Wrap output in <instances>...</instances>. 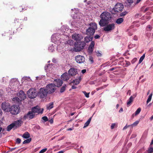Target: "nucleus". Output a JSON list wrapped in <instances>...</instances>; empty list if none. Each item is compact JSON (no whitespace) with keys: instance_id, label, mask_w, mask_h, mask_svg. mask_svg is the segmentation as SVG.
<instances>
[{"instance_id":"nucleus-53","label":"nucleus","mask_w":153,"mask_h":153,"mask_svg":"<svg viewBox=\"0 0 153 153\" xmlns=\"http://www.w3.org/2000/svg\"><path fill=\"white\" fill-rule=\"evenodd\" d=\"M100 37V36L98 35H96L94 37L95 39H98Z\"/></svg>"},{"instance_id":"nucleus-59","label":"nucleus","mask_w":153,"mask_h":153,"mask_svg":"<svg viewBox=\"0 0 153 153\" xmlns=\"http://www.w3.org/2000/svg\"><path fill=\"white\" fill-rule=\"evenodd\" d=\"M49 122L51 124L53 122V119H51L50 120H49Z\"/></svg>"},{"instance_id":"nucleus-49","label":"nucleus","mask_w":153,"mask_h":153,"mask_svg":"<svg viewBox=\"0 0 153 153\" xmlns=\"http://www.w3.org/2000/svg\"><path fill=\"white\" fill-rule=\"evenodd\" d=\"M97 55L98 56H101L102 55L99 52V51H97L96 52Z\"/></svg>"},{"instance_id":"nucleus-27","label":"nucleus","mask_w":153,"mask_h":153,"mask_svg":"<svg viewBox=\"0 0 153 153\" xmlns=\"http://www.w3.org/2000/svg\"><path fill=\"white\" fill-rule=\"evenodd\" d=\"M22 136L24 138L27 139L29 138L30 137V135L28 132H26L22 135Z\"/></svg>"},{"instance_id":"nucleus-37","label":"nucleus","mask_w":153,"mask_h":153,"mask_svg":"<svg viewBox=\"0 0 153 153\" xmlns=\"http://www.w3.org/2000/svg\"><path fill=\"white\" fill-rule=\"evenodd\" d=\"M93 51V48L89 47L88 49V52L89 53H91Z\"/></svg>"},{"instance_id":"nucleus-43","label":"nucleus","mask_w":153,"mask_h":153,"mask_svg":"<svg viewBox=\"0 0 153 153\" xmlns=\"http://www.w3.org/2000/svg\"><path fill=\"white\" fill-rule=\"evenodd\" d=\"M42 119L44 120V122H46L48 120V118L46 116L43 117Z\"/></svg>"},{"instance_id":"nucleus-11","label":"nucleus","mask_w":153,"mask_h":153,"mask_svg":"<svg viewBox=\"0 0 153 153\" xmlns=\"http://www.w3.org/2000/svg\"><path fill=\"white\" fill-rule=\"evenodd\" d=\"M19 109L16 105L11 106L10 108V112L13 114L16 115L18 113Z\"/></svg>"},{"instance_id":"nucleus-13","label":"nucleus","mask_w":153,"mask_h":153,"mask_svg":"<svg viewBox=\"0 0 153 153\" xmlns=\"http://www.w3.org/2000/svg\"><path fill=\"white\" fill-rule=\"evenodd\" d=\"M75 60L77 63L81 64L85 62V58L83 56L77 55L75 56Z\"/></svg>"},{"instance_id":"nucleus-20","label":"nucleus","mask_w":153,"mask_h":153,"mask_svg":"<svg viewBox=\"0 0 153 153\" xmlns=\"http://www.w3.org/2000/svg\"><path fill=\"white\" fill-rule=\"evenodd\" d=\"M135 96H131L128 100L127 105L128 106H130L131 103L133 101L134 98L135 97Z\"/></svg>"},{"instance_id":"nucleus-38","label":"nucleus","mask_w":153,"mask_h":153,"mask_svg":"<svg viewBox=\"0 0 153 153\" xmlns=\"http://www.w3.org/2000/svg\"><path fill=\"white\" fill-rule=\"evenodd\" d=\"M82 92L84 94L86 97L87 98L89 97V93H87L85 91H83Z\"/></svg>"},{"instance_id":"nucleus-21","label":"nucleus","mask_w":153,"mask_h":153,"mask_svg":"<svg viewBox=\"0 0 153 153\" xmlns=\"http://www.w3.org/2000/svg\"><path fill=\"white\" fill-rule=\"evenodd\" d=\"M93 39V37L91 36H87L84 38V42L85 43H88L90 41H92Z\"/></svg>"},{"instance_id":"nucleus-40","label":"nucleus","mask_w":153,"mask_h":153,"mask_svg":"<svg viewBox=\"0 0 153 153\" xmlns=\"http://www.w3.org/2000/svg\"><path fill=\"white\" fill-rule=\"evenodd\" d=\"M66 86V85H64L62 87V88H61L60 90V92H61V93L63 92H64L65 91V89Z\"/></svg>"},{"instance_id":"nucleus-29","label":"nucleus","mask_w":153,"mask_h":153,"mask_svg":"<svg viewBox=\"0 0 153 153\" xmlns=\"http://www.w3.org/2000/svg\"><path fill=\"white\" fill-rule=\"evenodd\" d=\"M91 117H90L88 119V120H87V121L86 123H85L84 124V125L83 127V128H85L88 126V125L90 124V122H91Z\"/></svg>"},{"instance_id":"nucleus-45","label":"nucleus","mask_w":153,"mask_h":153,"mask_svg":"<svg viewBox=\"0 0 153 153\" xmlns=\"http://www.w3.org/2000/svg\"><path fill=\"white\" fill-rule=\"evenodd\" d=\"M47 148H45L41 150L39 152V153H44L47 150Z\"/></svg>"},{"instance_id":"nucleus-57","label":"nucleus","mask_w":153,"mask_h":153,"mask_svg":"<svg viewBox=\"0 0 153 153\" xmlns=\"http://www.w3.org/2000/svg\"><path fill=\"white\" fill-rule=\"evenodd\" d=\"M137 37L136 36H135L133 38V39L135 40H137Z\"/></svg>"},{"instance_id":"nucleus-9","label":"nucleus","mask_w":153,"mask_h":153,"mask_svg":"<svg viewBox=\"0 0 153 153\" xmlns=\"http://www.w3.org/2000/svg\"><path fill=\"white\" fill-rule=\"evenodd\" d=\"M124 8V5L121 3H117L115 6L114 10L115 12H118L122 11Z\"/></svg>"},{"instance_id":"nucleus-17","label":"nucleus","mask_w":153,"mask_h":153,"mask_svg":"<svg viewBox=\"0 0 153 153\" xmlns=\"http://www.w3.org/2000/svg\"><path fill=\"white\" fill-rule=\"evenodd\" d=\"M26 98V95L25 92L22 91H20V101L24 100Z\"/></svg>"},{"instance_id":"nucleus-50","label":"nucleus","mask_w":153,"mask_h":153,"mask_svg":"<svg viewBox=\"0 0 153 153\" xmlns=\"http://www.w3.org/2000/svg\"><path fill=\"white\" fill-rule=\"evenodd\" d=\"M131 127V126L130 125H126L123 128V130H125L128 127Z\"/></svg>"},{"instance_id":"nucleus-28","label":"nucleus","mask_w":153,"mask_h":153,"mask_svg":"<svg viewBox=\"0 0 153 153\" xmlns=\"http://www.w3.org/2000/svg\"><path fill=\"white\" fill-rule=\"evenodd\" d=\"M123 21V19L122 18H120L117 19L116 21V23L118 24H120Z\"/></svg>"},{"instance_id":"nucleus-47","label":"nucleus","mask_w":153,"mask_h":153,"mask_svg":"<svg viewBox=\"0 0 153 153\" xmlns=\"http://www.w3.org/2000/svg\"><path fill=\"white\" fill-rule=\"evenodd\" d=\"M126 66L127 67L129 65H130L131 64L130 62L128 61H126Z\"/></svg>"},{"instance_id":"nucleus-55","label":"nucleus","mask_w":153,"mask_h":153,"mask_svg":"<svg viewBox=\"0 0 153 153\" xmlns=\"http://www.w3.org/2000/svg\"><path fill=\"white\" fill-rule=\"evenodd\" d=\"M50 66H51V65H48L46 66L45 68V70L47 71V70L48 69H47L49 67H50Z\"/></svg>"},{"instance_id":"nucleus-32","label":"nucleus","mask_w":153,"mask_h":153,"mask_svg":"<svg viewBox=\"0 0 153 153\" xmlns=\"http://www.w3.org/2000/svg\"><path fill=\"white\" fill-rule=\"evenodd\" d=\"M145 57V54H144L140 58L139 62V64L144 59Z\"/></svg>"},{"instance_id":"nucleus-3","label":"nucleus","mask_w":153,"mask_h":153,"mask_svg":"<svg viewBox=\"0 0 153 153\" xmlns=\"http://www.w3.org/2000/svg\"><path fill=\"white\" fill-rule=\"evenodd\" d=\"M75 45L74 51L75 52H78L84 48L85 46V43L83 41H81L77 42Z\"/></svg>"},{"instance_id":"nucleus-33","label":"nucleus","mask_w":153,"mask_h":153,"mask_svg":"<svg viewBox=\"0 0 153 153\" xmlns=\"http://www.w3.org/2000/svg\"><path fill=\"white\" fill-rule=\"evenodd\" d=\"M31 140V138H29L27 140H24L23 142V144L28 143H29Z\"/></svg>"},{"instance_id":"nucleus-63","label":"nucleus","mask_w":153,"mask_h":153,"mask_svg":"<svg viewBox=\"0 0 153 153\" xmlns=\"http://www.w3.org/2000/svg\"><path fill=\"white\" fill-rule=\"evenodd\" d=\"M123 109L122 108H121L120 109V110L119 111V112H123Z\"/></svg>"},{"instance_id":"nucleus-46","label":"nucleus","mask_w":153,"mask_h":153,"mask_svg":"<svg viewBox=\"0 0 153 153\" xmlns=\"http://www.w3.org/2000/svg\"><path fill=\"white\" fill-rule=\"evenodd\" d=\"M152 29V27H151V26L150 25H148L147 27V30H150Z\"/></svg>"},{"instance_id":"nucleus-54","label":"nucleus","mask_w":153,"mask_h":153,"mask_svg":"<svg viewBox=\"0 0 153 153\" xmlns=\"http://www.w3.org/2000/svg\"><path fill=\"white\" fill-rule=\"evenodd\" d=\"M136 61V59L134 58V59L131 61V62L132 64H133L134 63V62Z\"/></svg>"},{"instance_id":"nucleus-16","label":"nucleus","mask_w":153,"mask_h":153,"mask_svg":"<svg viewBox=\"0 0 153 153\" xmlns=\"http://www.w3.org/2000/svg\"><path fill=\"white\" fill-rule=\"evenodd\" d=\"M70 75L67 72H65L61 75V78L64 81H67L69 79Z\"/></svg>"},{"instance_id":"nucleus-10","label":"nucleus","mask_w":153,"mask_h":153,"mask_svg":"<svg viewBox=\"0 0 153 153\" xmlns=\"http://www.w3.org/2000/svg\"><path fill=\"white\" fill-rule=\"evenodd\" d=\"M1 108L4 111L9 112L10 111V105L9 103L4 102L1 104Z\"/></svg>"},{"instance_id":"nucleus-64","label":"nucleus","mask_w":153,"mask_h":153,"mask_svg":"<svg viewBox=\"0 0 153 153\" xmlns=\"http://www.w3.org/2000/svg\"><path fill=\"white\" fill-rule=\"evenodd\" d=\"M153 119V115L150 118V120H152Z\"/></svg>"},{"instance_id":"nucleus-5","label":"nucleus","mask_w":153,"mask_h":153,"mask_svg":"<svg viewBox=\"0 0 153 153\" xmlns=\"http://www.w3.org/2000/svg\"><path fill=\"white\" fill-rule=\"evenodd\" d=\"M28 97L30 99L36 98L38 95V93L36 92V90L34 88H31L27 92Z\"/></svg>"},{"instance_id":"nucleus-24","label":"nucleus","mask_w":153,"mask_h":153,"mask_svg":"<svg viewBox=\"0 0 153 153\" xmlns=\"http://www.w3.org/2000/svg\"><path fill=\"white\" fill-rule=\"evenodd\" d=\"M81 80V78L80 76H79L78 78L74 80L73 83L75 85H77L79 84Z\"/></svg>"},{"instance_id":"nucleus-6","label":"nucleus","mask_w":153,"mask_h":153,"mask_svg":"<svg viewBox=\"0 0 153 153\" xmlns=\"http://www.w3.org/2000/svg\"><path fill=\"white\" fill-rule=\"evenodd\" d=\"M56 85L52 83L48 84L45 88L48 94H51L54 92L56 90Z\"/></svg>"},{"instance_id":"nucleus-44","label":"nucleus","mask_w":153,"mask_h":153,"mask_svg":"<svg viewBox=\"0 0 153 153\" xmlns=\"http://www.w3.org/2000/svg\"><path fill=\"white\" fill-rule=\"evenodd\" d=\"M49 50L50 51L52 52L54 50V48L53 47L51 46L49 47Z\"/></svg>"},{"instance_id":"nucleus-1","label":"nucleus","mask_w":153,"mask_h":153,"mask_svg":"<svg viewBox=\"0 0 153 153\" xmlns=\"http://www.w3.org/2000/svg\"><path fill=\"white\" fill-rule=\"evenodd\" d=\"M100 17L101 19L100 20L99 24L100 27H104L109 22L111 19V16L109 12L104 11L101 14Z\"/></svg>"},{"instance_id":"nucleus-56","label":"nucleus","mask_w":153,"mask_h":153,"mask_svg":"<svg viewBox=\"0 0 153 153\" xmlns=\"http://www.w3.org/2000/svg\"><path fill=\"white\" fill-rule=\"evenodd\" d=\"M86 69H83L82 70L81 72L82 74H84L86 72Z\"/></svg>"},{"instance_id":"nucleus-36","label":"nucleus","mask_w":153,"mask_h":153,"mask_svg":"<svg viewBox=\"0 0 153 153\" xmlns=\"http://www.w3.org/2000/svg\"><path fill=\"white\" fill-rule=\"evenodd\" d=\"M127 13L128 12H127L126 11H124L121 13L120 14V16L121 17L123 16H125Z\"/></svg>"},{"instance_id":"nucleus-30","label":"nucleus","mask_w":153,"mask_h":153,"mask_svg":"<svg viewBox=\"0 0 153 153\" xmlns=\"http://www.w3.org/2000/svg\"><path fill=\"white\" fill-rule=\"evenodd\" d=\"M139 120H137L135 121L133 123L130 125L131 127L132 128H133L134 127L137 126L138 124L139 123Z\"/></svg>"},{"instance_id":"nucleus-52","label":"nucleus","mask_w":153,"mask_h":153,"mask_svg":"<svg viewBox=\"0 0 153 153\" xmlns=\"http://www.w3.org/2000/svg\"><path fill=\"white\" fill-rule=\"evenodd\" d=\"M89 60L91 62V63H93L94 62L93 58L92 56H90L89 57Z\"/></svg>"},{"instance_id":"nucleus-25","label":"nucleus","mask_w":153,"mask_h":153,"mask_svg":"<svg viewBox=\"0 0 153 153\" xmlns=\"http://www.w3.org/2000/svg\"><path fill=\"white\" fill-rule=\"evenodd\" d=\"M59 35V33H55L53 34L51 37V39L52 40H53V41H56L57 40H58V39L57 38V37H58V36Z\"/></svg>"},{"instance_id":"nucleus-51","label":"nucleus","mask_w":153,"mask_h":153,"mask_svg":"<svg viewBox=\"0 0 153 153\" xmlns=\"http://www.w3.org/2000/svg\"><path fill=\"white\" fill-rule=\"evenodd\" d=\"M115 126V124L114 123H112L111 126V129H113L114 128V127Z\"/></svg>"},{"instance_id":"nucleus-34","label":"nucleus","mask_w":153,"mask_h":153,"mask_svg":"<svg viewBox=\"0 0 153 153\" xmlns=\"http://www.w3.org/2000/svg\"><path fill=\"white\" fill-rule=\"evenodd\" d=\"M141 110V108H138L135 112V115L136 116L138 115L140 112Z\"/></svg>"},{"instance_id":"nucleus-7","label":"nucleus","mask_w":153,"mask_h":153,"mask_svg":"<svg viewBox=\"0 0 153 153\" xmlns=\"http://www.w3.org/2000/svg\"><path fill=\"white\" fill-rule=\"evenodd\" d=\"M19 127V120H18L8 126L7 128V130L10 131L13 128L16 129Z\"/></svg>"},{"instance_id":"nucleus-12","label":"nucleus","mask_w":153,"mask_h":153,"mask_svg":"<svg viewBox=\"0 0 153 153\" xmlns=\"http://www.w3.org/2000/svg\"><path fill=\"white\" fill-rule=\"evenodd\" d=\"M43 108H40L38 106H36L31 109V111L33 113L42 114L43 111Z\"/></svg>"},{"instance_id":"nucleus-2","label":"nucleus","mask_w":153,"mask_h":153,"mask_svg":"<svg viewBox=\"0 0 153 153\" xmlns=\"http://www.w3.org/2000/svg\"><path fill=\"white\" fill-rule=\"evenodd\" d=\"M90 27L86 30V34L88 35L92 36L97 29V24L95 22H91L89 24Z\"/></svg>"},{"instance_id":"nucleus-41","label":"nucleus","mask_w":153,"mask_h":153,"mask_svg":"<svg viewBox=\"0 0 153 153\" xmlns=\"http://www.w3.org/2000/svg\"><path fill=\"white\" fill-rule=\"evenodd\" d=\"M16 79H12L10 82V85H13L12 84L13 83H15Z\"/></svg>"},{"instance_id":"nucleus-48","label":"nucleus","mask_w":153,"mask_h":153,"mask_svg":"<svg viewBox=\"0 0 153 153\" xmlns=\"http://www.w3.org/2000/svg\"><path fill=\"white\" fill-rule=\"evenodd\" d=\"M141 16V15L140 13H137L135 15V17L136 18H138Z\"/></svg>"},{"instance_id":"nucleus-31","label":"nucleus","mask_w":153,"mask_h":153,"mask_svg":"<svg viewBox=\"0 0 153 153\" xmlns=\"http://www.w3.org/2000/svg\"><path fill=\"white\" fill-rule=\"evenodd\" d=\"M152 93H151L149 96L148 99L146 101V103L147 104L149 102L151 101V100L152 99Z\"/></svg>"},{"instance_id":"nucleus-15","label":"nucleus","mask_w":153,"mask_h":153,"mask_svg":"<svg viewBox=\"0 0 153 153\" xmlns=\"http://www.w3.org/2000/svg\"><path fill=\"white\" fill-rule=\"evenodd\" d=\"M68 73L71 76H74L78 73V70L74 68H71L68 71Z\"/></svg>"},{"instance_id":"nucleus-19","label":"nucleus","mask_w":153,"mask_h":153,"mask_svg":"<svg viewBox=\"0 0 153 153\" xmlns=\"http://www.w3.org/2000/svg\"><path fill=\"white\" fill-rule=\"evenodd\" d=\"M33 113L32 111H29L27 114L24 116V117L25 118L28 117L30 119H32L35 116V114Z\"/></svg>"},{"instance_id":"nucleus-8","label":"nucleus","mask_w":153,"mask_h":153,"mask_svg":"<svg viewBox=\"0 0 153 153\" xmlns=\"http://www.w3.org/2000/svg\"><path fill=\"white\" fill-rule=\"evenodd\" d=\"M103 28V30L106 32H111L115 28V25L114 23L107 24Z\"/></svg>"},{"instance_id":"nucleus-14","label":"nucleus","mask_w":153,"mask_h":153,"mask_svg":"<svg viewBox=\"0 0 153 153\" xmlns=\"http://www.w3.org/2000/svg\"><path fill=\"white\" fill-rule=\"evenodd\" d=\"M72 38L74 40H80L83 38V36L81 34L75 33L72 35Z\"/></svg>"},{"instance_id":"nucleus-39","label":"nucleus","mask_w":153,"mask_h":153,"mask_svg":"<svg viewBox=\"0 0 153 153\" xmlns=\"http://www.w3.org/2000/svg\"><path fill=\"white\" fill-rule=\"evenodd\" d=\"M153 152V147L149 148L148 150V153H152Z\"/></svg>"},{"instance_id":"nucleus-58","label":"nucleus","mask_w":153,"mask_h":153,"mask_svg":"<svg viewBox=\"0 0 153 153\" xmlns=\"http://www.w3.org/2000/svg\"><path fill=\"white\" fill-rule=\"evenodd\" d=\"M16 148H17V147H14V148H10V151H13L15 150Z\"/></svg>"},{"instance_id":"nucleus-42","label":"nucleus","mask_w":153,"mask_h":153,"mask_svg":"<svg viewBox=\"0 0 153 153\" xmlns=\"http://www.w3.org/2000/svg\"><path fill=\"white\" fill-rule=\"evenodd\" d=\"M95 45V42L94 41H92L89 46V47L93 48Z\"/></svg>"},{"instance_id":"nucleus-62","label":"nucleus","mask_w":153,"mask_h":153,"mask_svg":"<svg viewBox=\"0 0 153 153\" xmlns=\"http://www.w3.org/2000/svg\"><path fill=\"white\" fill-rule=\"evenodd\" d=\"M16 143H17L19 144V138H18L16 139Z\"/></svg>"},{"instance_id":"nucleus-61","label":"nucleus","mask_w":153,"mask_h":153,"mask_svg":"<svg viewBox=\"0 0 153 153\" xmlns=\"http://www.w3.org/2000/svg\"><path fill=\"white\" fill-rule=\"evenodd\" d=\"M145 17V18L147 19H150V17L149 16H144Z\"/></svg>"},{"instance_id":"nucleus-35","label":"nucleus","mask_w":153,"mask_h":153,"mask_svg":"<svg viewBox=\"0 0 153 153\" xmlns=\"http://www.w3.org/2000/svg\"><path fill=\"white\" fill-rule=\"evenodd\" d=\"M134 0H127L128 3V5L130 6H131V4L133 3L134 2Z\"/></svg>"},{"instance_id":"nucleus-18","label":"nucleus","mask_w":153,"mask_h":153,"mask_svg":"<svg viewBox=\"0 0 153 153\" xmlns=\"http://www.w3.org/2000/svg\"><path fill=\"white\" fill-rule=\"evenodd\" d=\"M56 86L57 87H59L62 85L63 83V81L60 79H56L54 80Z\"/></svg>"},{"instance_id":"nucleus-60","label":"nucleus","mask_w":153,"mask_h":153,"mask_svg":"<svg viewBox=\"0 0 153 153\" xmlns=\"http://www.w3.org/2000/svg\"><path fill=\"white\" fill-rule=\"evenodd\" d=\"M65 152V151L64 150H61L60 151L56 153H63Z\"/></svg>"},{"instance_id":"nucleus-4","label":"nucleus","mask_w":153,"mask_h":153,"mask_svg":"<svg viewBox=\"0 0 153 153\" xmlns=\"http://www.w3.org/2000/svg\"><path fill=\"white\" fill-rule=\"evenodd\" d=\"M48 94V92L45 88H41L38 92V96L40 98L43 99L46 98Z\"/></svg>"},{"instance_id":"nucleus-26","label":"nucleus","mask_w":153,"mask_h":153,"mask_svg":"<svg viewBox=\"0 0 153 153\" xmlns=\"http://www.w3.org/2000/svg\"><path fill=\"white\" fill-rule=\"evenodd\" d=\"M53 107V103L51 102L46 105V108L48 110H50Z\"/></svg>"},{"instance_id":"nucleus-22","label":"nucleus","mask_w":153,"mask_h":153,"mask_svg":"<svg viewBox=\"0 0 153 153\" xmlns=\"http://www.w3.org/2000/svg\"><path fill=\"white\" fill-rule=\"evenodd\" d=\"M31 80L29 77H24L21 79V81L22 83L27 82L28 81Z\"/></svg>"},{"instance_id":"nucleus-23","label":"nucleus","mask_w":153,"mask_h":153,"mask_svg":"<svg viewBox=\"0 0 153 153\" xmlns=\"http://www.w3.org/2000/svg\"><path fill=\"white\" fill-rule=\"evenodd\" d=\"M12 100L14 103L16 104H17L18 106H19V98L18 97H13L12 99Z\"/></svg>"}]
</instances>
